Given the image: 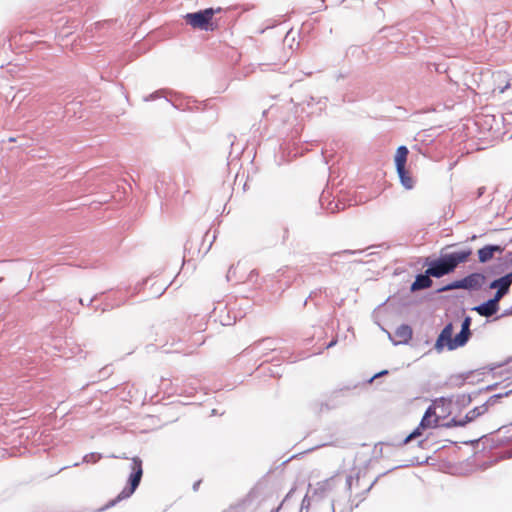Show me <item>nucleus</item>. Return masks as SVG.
Instances as JSON below:
<instances>
[{
	"label": "nucleus",
	"mask_w": 512,
	"mask_h": 512,
	"mask_svg": "<svg viewBox=\"0 0 512 512\" xmlns=\"http://www.w3.org/2000/svg\"><path fill=\"white\" fill-rule=\"evenodd\" d=\"M506 246L499 244H486L477 250L478 262L486 264L493 259L495 254L502 255Z\"/></svg>",
	"instance_id": "11"
},
{
	"label": "nucleus",
	"mask_w": 512,
	"mask_h": 512,
	"mask_svg": "<svg viewBox=\"0 0 512 512\" xmlns=\"http://www.w3.org/2000/svg\"><path fill=\"white\" fill-rule=\"evenodd\" d=\"M473 374L472 371L460 373L450 377V383L454 387H462L465 381Z\"/></svg>",
	"instance_id": "20"
},
{
	"label": "nucleus",
	"mask_w": 512,
	"mask_h": 512,
	"mask_svg": "<svg viewBox=\"0 0 512 512\" xmlns=\"http://www.w3.org/2000/svg\"><path fill=\"white\" fill-rule=\"evenodd\" d=\"M454 325L452 322H448L444 325L440 333L438 334L434 349L441 353L444 349L448 351H454L458 348L464 347L470 338L472 337V332H467L462 329L458 333L453 336Z\"/></svg>",
	"instance_id": "3"
},
{
	"label": "nucleus",
	"mask_w": 512,
	"mask_h": 512,
	"mask_svg": "<svg viewBox=\"0 0 512 512\" xmlns=\"http://www.w3.org/2000/svg\"><path fill=\"white\" fill-rule=\"evenodd\" d=\"M507 270V264H504L502 261L499 263L490 265L486 268L485 274L487 275H500Z\"/></svg>",
	"instance_id": "21"
},
{
	"label": "nucleus",
	"mask_w": 512,
	"mask_h": 512,
	"mask_svg": "<svg viewBox=\"0 0 512 512\" xmlns=\"http://www.w3.org/2000/svg\"><path fill=\"white\" fill-rule=\"evenodd\" d=\"M288 235H289V230H288V228H285L284 229L283 240H285L288 237Z\"/></svg>",
	"instance_id": "61"
},
{
	"label": "nucleus",
	"mask_w": 512,
	"mask_h": 512,
	"mask_svg": "<svg viewBox=\"0 0 512 512\" xmlns=\"http://www.w3.org/2000/svg\"><path fill=\"white\" fill-rule=\"evenodd\" d=\"M502 298H503V296H500V293L498 294L497 292H495L491 298L472 307L471 310L475 311L480 316L486 317L487 319H489L491 316H493L494 314H496L499 311V309H500L499 302Z\"/></svg>",
	"instance_id": "9"
},
{
	"label": "nucleus",
	"mask_w": 512,
	"mask_h": 512,
	"mask_svg": "<svg viewBox=\"0 0 512 512\" xmlns=\"http://www.w3.org/2000/svg\"><path fill=\"white\" fill-rule=\"evenodd\" d=\"M441 427L446 429L458 427L457 417H452L449 421L442 423Z\"/></svg>",
	"instance_id": "35"
},
{
	"label": "nucleus",
	"mask_w": 512,
	"mask_h": 512,
	"mask_svg": "<svg viewBox=\"0 0 512 512\" xmlns=\"http://www.w3.org/2000/svg\"><path fill=\"white\" fill-rule=\"evenodd\" d=\"M361 253H362V250L346 249V250H342L339 252L325 253L324 255L332 258V257H343L345 255H356V254H361Z\"/></svg>",
	"instance_id": "27"
},
{
	"label": "nucleus",
	"mask_w": 512,
	"mask_h": 512,
	"mask_svg": "<svg viewBox=\"0 0 512 512\" xmlns=\"http://www.w3.org/2000/svg\"><path fill=\"white\" fill-rule=\"evenodd\" d=\"M310 492H311V484H309L308 491L301 502L299 512H308L309 511L310 501H311Z\"/></svg>",
	"instance_id": "28"
},
{
	"label": "nucleus",
	"mask_w": 512,
	"mask_h": 512,
	"mask_svg": "<svg viewBox=\"0 0 512 512\" xmlns=\"http://www.w3.org/2000/svg\"><path fill=\"white\" fill-rule=\"evenodd\" d=\"M409 149L405 145H400L394 155L395 168L406 167Z\"/></svg>",
	"instance_id": "17"
},
{
	"label": "nucleus",
	"mask_w": 512,
	"mask_h": 512,
	"mask_svg": "<svg viewBox=\"0 0 512 512\" xmlns=\"http://www.w3.org/2000/svg\"><path fill=\"white\" fill-rule=\"evenodd\" d=\"M355 478H356V482L358 483L360 480V471L356 473Z\"/></svg>",
	"instance_id": "63"
},
{
	"label": "nucleus",
	"mask_w": 512,
	"mask_h": 512,
	"mask_svg": "<svg viewBox=\"0 0 512 512\" xmlns=\"http://www.w3.org/2000/svg\"><path fill=\"white\" fill-rule=\"evenodd\" d=\"M437 401L448 403L449 405L454 404L460 411L469 406L472 402V395L457 394L449 397H440Z\"/></svg>",
	"instance_id": "13"
},
{
	"label": "nucleus",
	"mask_w": 512,
	"mask_h": 512,
	"mask_svg": "<svg viewBox=\"0 0 512 512\" xmlns=\"http://www.w3.org/2000/svg\"><path fill=\"white\" fill-rule=\"evenodd\" d=\"M431 419L432 418H428V415H423L421 420H420V427L421 428H424V429H430L431 428Z\"/></svg>",
	"instance_id": "34"
},
{
	"label": "nucleus",
	"mask_w": 512,
	"mask_h": 512,
	"mask_svg": "<svg viewBox=\"0 0 512 512\" xmlns=\"http://www.w3.org/2000/svg\"><path fill=\"white\" fill-rule=\"evenodd\" d=\"M271 376L272 377H280L281 373L279 371L271 370Z\"/></svg>",
	"instance_id": "54"
},
{
	"label": "nucleus",
	"mask_w": 512,
	"mask_h": 512,
	"mask_svg": "<svg viewBox=\"0 0 512 512\" xmlns=\"http://www.w3.org/2000/svg\"><path fill=\"white\" fill-rule=\"evenodd\" d=\"M295 490H296V488H295V487H292V488L290 489V491L286 494V496L284 497V499H283V501H282V502L284 503L285 501H287V500H288V499L293 495V493L295 492Z\"/></svg>",
	"instance_id": "49"
},
{
	"label": "nucleus",
	"mask_w": 512,
	"mask_h": 512,
	"mask_svg": "<svg viewBox=\"0 0 512 512\" xmlns=\"http://www.w3.org/2000/svg\"><path fill=\"white\" fill-rule=\"evenodd\" d=\"M354 476L349 475L346 478V489L350 492L353 484Z\"/></svg>",
	"instance_id": "43"
},
{
	"label": "nucleus",
	"mask_w": 512,
	"mask_h": 512,
	"mask_svg": "<svg viewBox=\"0 0 512 512\" xmlns=\"http://www.w3.org/2000/svg\"><path fill=\"white\" fill-rule=\"evenodd\" d=\"M395 169H396V173L399 178L400 184L406 190H412L415 186V180H414L413 176L411 175L410 171L407 169V167H398Z\"/></svg>",
	"instance_id": "15"
},
{
	"label": "nucleus",
	"mask_w": 512,
	"mask_h": 512,
	"mask_svg": "<svg viewBox=\"0 0 512 512\" xmlns=\"http://www.w3.org/2000/svg\"><path fill=\"white\" fill-rule=\"evenodd\" d=\"M422 265L426 267L424 272H420L415 275L414 281L410 285V292L414 293L419 290L428 289L433 285L431 278L440 279L442 278L438 273L437 269L431 262L429 257L423 259Z\"/></svg>",
	"instance_id": "5"
},
{
	"label": "nucleus",
	"mask_w": 512,
	"mask_h": 512,
	"mask_svg": "<svg viewBox=\"0 0 512 512\" xmlns=\"http://www.w3.org/2000/svg\"><path fill=\"white\" fill-rule=\"evenodd\" d=\"M326 291H327V289L326 288H322V287L321 288H317V289L311 291L309 296H308V298L305 299L303 305L304 306L307 305L308 299H313L314 300V299H316V297L318 295H320L322 292H326Z\"/></svg>",
	"instance_id": "32"
},
{
	"label": "nucleus",
	"mask_w": 512,
	"mask_h": 512,
	"mask_svg": "<svg viewBox=\"0 0 512 512\" xmlns=\"http://www.w3.org/2000/svg\"><path fill=\"white\" fill-rule=\"evenodd\" d=\"M336 263H337V261H335V260H332V259H331V260L329 261V267H330L332 270H334L333 264H336Z\"/></svg>",
	"instance_id": "62"
},
{
	"label": "nucleus",
	"mask_w": 512,
	"mask_h": 512,
	"mask_svg": "<svg viewBox=\"0 0 512 512\" xmlns=\"http://www.w3.org/2000/svg\"><path fill=\"white\" fill-rule=\"evenodd\" d=\"M440 416H435L434 419H431V428L441 427L442 423H440Z\"/></svg>",
	"instance_id": "40"
},
{
	"label": "nucleus",
	"mask_w": 512,
	"mask_h": 512,
	"mask_svg": "<svg viewBox=\"0 0 512 512\" xmlns=\"http://www.w3.org/2000/svg\"><path fill=\"white\" fill-rule=\"evenodd\" d=\"M258 271L256 269H253L250 271L249 275H248V280L249 281H252L253 278L257 277L258 276Z\"/></svg>",
	"instance_id": "48"
},
{
	"label": "nucleus",
	"mask_w": 512,
	"mask_h": 512,
	"mask_svg": "<svg viewBox=\"0 0 512 512\" xmlns=\"http://www.w3.org/2000/svg\"><path fill=\"white\" fill-rule=\"evenodd\" d=\"M510 362H512V357L507 359L505 362L498 364L497 367H502V366H504V365H506V364H508Z\"/></svg>",
	"instance_id": "57"
},
{
	"label": "nucleus",
	"mask_w": 512,
	"mask_h": 512,
	"mask_svg": "<svg viewBox=\"0 0 512 512\" xmlns=\"http://www.w3.org/2000/svg\"><path fill=\"white\" fill-rule=\"evenodd\" d=\"M359 384H347L340 388H337L331 391L327 395V399L321 402L314 403V409L316 412L330 411L337 409L345 404L344 398L346 397V393L356 389Z\"/></svg>",
	"instance_id": "4"
},
{
	"label": "nucleus",
	"mask_w": 512,
	"mask_h": 512,
	"mask_svg": "<svg viewBox=\"0 0 512 512\" xmlns=\"http://www.w3.org/2000/svg\"><path fill=\"white\" fill-rule=\"evenodd\" d=\"M472 317L469 315H464L461 322V329L467 332H472L471 330Z\"/></svg>",
	"instance_id": "30"
},
{
	"label": "nucleus",
	"mask_w": 512,
	"mask_h": 512,
	"mask_svg": "<svg viewBox=\"0 0 512 512\" xmlns=\"http://www.w3.org/2000/svg\"><path fill=\"white\" fill-rule=\"evenodd\" d=\"M228 140L230 141L231 151L229 153V157L233 154L234 159L238 158L244 151V145L236 141V137L232 134L228 135Z\"/></svg>",
	"instance_id": "18"
},
{
	"label": "nucleus",
	"mask_w": 512,
	"mask_h": 512,
	"mask_svg": "<svg viewBox=\"0 0 512 512\" xmlns=\"http://www.w3.org/2000/svg\"><path fill=\"white\" fill-rule=\"evenodd\" d=\"M338 342V338L337 337H333L327 344H326V349H330L334 346H336Z\"/></svg>",
	"instance_id": "46"
},
{
	"label": "nucleus",
	"mask_w": 512,
	"mask_h": 512,
	"mask_svg": "<svg viewBox=\"0 0 512 512\" xmlns=\"http://www.w3.org/2000/svg\"><path fill=\"white\" fill-rule=\"evenodd\" d=\"M147 282H148V278L143 279L141 281H138L133 288H131V286L125 287V291L127 293H129L130 290H132L131 291V296H134V295L138 294L140 291H142L144 289V287L147 284Z\"/></svg>",
	"instance_id": "25"
},
{
	"label": "nucleus",
	"mask_w": 512,
	"mask_h": 512,
	"mask_svg": "<svg viewBox=\"0 0 512 512\" xmlns=\"http://www.w3.org/2000/svg\"><path fill=\"white\" fill-rule=\"evenodd\" d=\"M425 429L421 428L418 424L417 427H415L403 440H401L398 444V446H403L408 444L411 440L416 439L420 437Z\"/></svg>",
	"instance_id": "22"
},
{
	"label": "nucleus",
	"mask_w": 512,
	"mask_h": 512,
	"mask_svg": "<svg viewBox=\"0 0 512 512\" xmlns=\"http://www.w3.org/2000/svg\"><path fill=\"white\" fill-rule=\"evenodd\" d=\"M483 392L482 388L477 390V391H474L472 393H467V395H472V401L477 397L479 396L481 393Z\"/></svg>",
	"instance_id": "50"
},
{
	"label": "nucleus",
	"mask_w": 512,
	"mask_h": 512,
	"mask_svg": "<svg viewBox=\"0 0 512 512\" xmlns=\"http://www.w3.org/2000/svg\"><path fill=\"white\" fill-rule=\"evenodd\" d=\"M389 371L387 369L381 370L380 372L374 374L370 379L367 380V383H372L376 378L388 375Z\"/></svg>",
	"instance_id": "39"
},
{
	"label": "nucleus",
	"mask_w": 512,
	"mask_h": 512,
	"mask_svg": "<svg viewBox=\"0 0 512 512\" xmlns=\"http://www.w3.org/2000/svg\"><path fill=\"white\" fill-rule=\"evenodd\" d=\"M423 415H428V418H432V416H437L435 414V409L432 405L428 406Z\"/></svg>",
	"instance_id": "41"
},
{
	"label": "nucleus",
	"mask_w": 512,
	"mask_h": 512,
	"mask_svg": "<svg viewBox=\"0 0 512 512\" xmlns=\"http://www.w3.org/2000/svg\"><path fill=\"white\" fill-rule=\"evenodd\" d=\"M425 444H426V439H422V440L418 441V447L424 448Z\"/></svg>",
	"instance_id": "56"
},
{
	"label": "nucleus",
	"mask_w": 512,
	"mask_h": 512,
	"mask_svg": "<svg viewBox=\"0 0 512 512\" xmlns=\"http://www.w3.org/2000/svg\"><path fill=\"white\" fill-rule=\"evenodd\" d=\"M282 505H283V502H281L277 507L273 508V509L271 510V512H279V511H280V509H281V507H282Z\"/></svg>",
	"instance_id": "55"
},
{
	"label": "nucleus",
	"mask_w": 512,
	"mask_h": 512,
	"mask_svg": "<svg viewBox=\"0 0 512 512\" xmlns=\"http://www.w3.org/2000/svg\"><path fill=\"white\" fill-rule=\"evenodd\" d=\"M200 484H201V480L194 482V484L192 486L193 491H197L199 489Z\"/></svg>",
	"instance_id": "52"
},
{
	"label": "nucleus",
	"mask_w": 512,
	"mask_h": 512,
	"mask_svg": "<svg viewBox=\"0 0 512 512\" xmlns=\"http://www.w3.org/2000/svg\"><path fill=\"white\" fill-rule=\"evenodd\" d=\"M422 136V132L417 133V135L415 136V140L424 142L425 140L422 138Z\"/></svg>",
	"instance_id": "53"
},
{
	"label": "nucleus",
	"mask_w": 512,
	"mask_h": 512,
	"mask_svg": "<svg viewBox=\"0 0 512 512\" xmlns=\"http://www.w3.org/2000/svg\"><path fill=\"white\" fill-rule=\"evenodd\" d=\"M312 258H313V259H316V260H322L324 257H323V256H321L320 254H314V255L312 256Z\"/></svg>",
	"instance_id": "60"
},
{
	"label": "nucleus",
	"mask_w": 512,
	"mask_h": 512,
	"mask_svg": "<svg viewBox=\"0 0 512 512\" xmlns=\"http://www.w3.org/2000/svg\"><path fill=\"white\" fill-rule=\"evenodd\" d=\"M428 459L429 458H426L425 460H420L418 457H414L412 458L408 464H405V465H399L397 466V468H401V467H409V466H415V465H423L425 463L428 462ZM396 469V467L394 468Z\"/></svg>",
	"instance_id": "31"
},
{
	"label": "nucleus",
	"mask_w": 512,
	"mask_h": 512,
	"mask_svg": "<svg viewBox=\"0 0 512 512\" xmlns=\"http://www.w3.org/2000/svg\"><path fill=\"white\" fill-rule=\"evenodd\" d=\"M32 141H33V139L28 138L26 135L8 138V142H17L20 147L29 146V145H31Z\"/></svg>",
	"instance_id": "26"
},
{
	"label": "nucleus",
	"mask_w": 512,
	"mask_h": 512,
	"mask_svg": "<svg viewBox=\"0 0 512 512\" xmlns=\"http://www.w3.org/2000/svg\"><path fill=\"white\" fill-rule=\"evenodd\" d=\"M499 384L500 383H493V384L487 385L486 387L482 388V390H483V392L493 391L498 388Z\"/></svg>",
	"instance_id": "44"
},
{
	"label": "nucleus",
	"mask_w": 512,
	"mask_h": 512,
	"mask_svg": "<svg viewBox=\"0 0 512 512\" xmlns=\"http://www.w3.org/2000/svg\"><path fill=\"white\" fill-rule=\"evenodd\" d=\"M319 203L323 209L330 213H336L351 206L350 200L334 196L328 188L322 191L319 197Z\"/></svg>",
	"instance_id": "8"
},
{
	"label": "nucleus",
	"mask_w": 512,
	"mask_h": 512,
	"mask_svg": "<svg viewBox=\"0 0 512 512\" xmlns=\"http://www.w3.org/2000/svg\"><path fill=\"white\" fill-rule=\"evenodd\" d=\"M458 245H446L441 248L438 256H428L441 277L454 273L460 265L470 260L473 249L468 246L458 249Z\"/></svg>",
	"instance_id": "1"
},
{
	"label": "nucleus",
	"mask_w": 512,
	"mask_h": 512,
	"mask_svg": "<svg viewBox=\"0 0 512 512\" xmlns=\"http://www.w3.org/2000/svg\"><path fill=\"white\" fill-rule=\"evenodd\" d=\"M101 458H102V454L97 453V452H91V453L84 455L83 462L94 464V463H97Z\"/></svg>",
	"instance_id": "29"
},
{
	"label": "nucleus",
	"mask_w": 512,
	"mask_h": 512,
	"mask_svg": "<svg viewBox=\"0 0 512 512\" xmlns=\"http://www.w3.org/2000/svg\"><path fill=\"white\" fill-rule=\"evenodd\" d=\"M473 421L466 413L465 416L461 419L457 418L458 427H465L467 424L472 423Z\"/></svg>",
	"instance_id": "37"
},
{
	"label": "nucleus",
	"mask_w": 512,
	"mask_h": 512,
	"mask_svg": "<svg viewBox=\"0 0 512 512\" xmlns=\"http://www.w3.org/2000/svg\"><path fill=\"white\" fill-rule=\"evenodd\" d=\"M462 289L467 291H478L486 282V274L483 272H471L460 278Z\"/></svg>",
	"instance_id": "10"
},
{
	"label": "nucleus",
	"mask_w": 512,
	"mask_h": 512,
	"mask_svg": "<svg viewBox=\"0 0 512 512\" xmlns=\"http://www.w3.org/2000/svg\"><path fill=\"white\" fill-rule=\"evenodd\" d=\"M333 478L326 479L323 481H320L316 484V487H311L310 496L311 497H317L318 499H323L327 493L332 489L331 481Z\"/></svg>",
	"instance_id": "16"
},
{
	"label": "nucleus",
	"mask_w": 512,
	"mask_h": 512,
	"mask_svg": "<svg viewBox=\"0 0 512 512\" xmlns=\"http://www.w3.org/2000/svg\"><path fill=\"white\" fill-rule=\"evenodd\" d=\"M499 261H502L504 264H507V269L512 266V251L506 253L504 257H500L498 259Z\"/></svg>",
	"instance_id": "36"
},
{
	"label": "nucleus",
	"mask_w": 512,
	"mask_h": 512,
	"mask_svg": "<svg viewBox=\"0 0 512 512\" xmlns=\"http://www.w3.org/2000/svg\"><path fill=\"white\" fill-rule=\"evenodd\" d=\"M509 316H512V305L509 308L505 309L500 315L496 316L494 320H498Z\"/></svg>",
	"instance_id": "38"
},
{
	"label": "nucleus",
	"mask_w": 512,
	"mask_h": 512,
	"mask_svg": "<svg viewBox=\"0 0 512 512\" xmlns=\"http://www.w3.org/2000/svg\"><path fill=\"white\" fill-rule=\"evenodd\" d=\"M395 335L400 338L399 341H395L392 338L391 334L388 333L389 339L391 340L393 345H399V344L407 345L410 342V340L412 339L413 331L409 324L403 323L396 328Z\"/></svg>",
	"instance_id": "14"
},
{
	"label": "nucleus",
	"mask_w": 512,
	"mask_h": 512,
	"mask_svg": "<svg viewBox=\"0 0 512 512\" xmlns=\"http://www.w3.org/2000/svg\"><path fill=\"white\" fill-rule=\"evenodd\" d=\"M232 269H233V266H230L227 276H226L228 281L230 280V277L232 276Z\"/></svg>",
	"instance_id": "59"
},
{
	"label": "nucleus",
	"mask_w": 512,
	"mask_h": 512,
	"mask_svg": "<svg viewBox=\"0 0 512 512\" xmlns=\"http://www.w3.org/2000/svg\"><path fill=\"white\" fill-rule=\"evenodd\" d=\"M96 298H97V295H95L94 297H92V298L90 299V301L87 303V305H88V306H89V305H91V303H92Z\"/></svg>",
	"instance_id": "64"
},
{
	"label": "nucleus",
	"mask_w": 512,
	"mask_h": 512,
	"mask_svg": "<svg viewBox=\"0 0 512 512\" xmlns=\"http://www.w3.org/2000/svg\"><path fill=\"white\" fill-rule=\"evenodd\" d=\"M478 442H479V439H475V440L463 441L462 443L465 444V445H477Z\"/></svg>",
	"instance_id": "51"
},
{
	"label": "nucleus",
	"mask_w": 512,
	"mask_h": 512,
	"mask_svg": "<svg viewBox=\"0 0 512 512\" xmlns=\"http://www.w3.org/2000/svg\"><path fill=\"white\" fill-rule=\"evenodd\" d=\"M264 345V349L267 351L276 350V340L270 337L262 338L258 341H255L250 347L255 349L256 347Z\"/></svg>",
	"instance_id": "19"
},
{
	"label": "nucleus",
	"mask_w": 512,
	"mask_h": 512,
	"mask_svg": "<svg viewBox=\"0 0 512 512\" xmlns=\"http://www.w3.org/2000/svg\"><path fill=\"white\" fill-rule=\"evenodd\" d=\"M478 143L476 150H483L488 147L489 144L494 145L498 142H505L512 139V134L509 130H477Z\"/></svg>",
	"instance_id": "7"
},
{
	"label": "nucleus",
	"mask_w": 512,
	"mask_h": 512,
	"mask_svg": "<svg viewBox=\"0 0 512 512\" xmlns=\"http://www.w3.org/2000/svg\"><path fill=\"white\" fill-rule=\"evenodd\" d=\"M455 289H462L461 279H455L436 289V293L447 292Z\"/></svg>",
	"instance_id": "23"
},
{
	"label": "nucleus",
	"mask_w": 512,
	"mask_h": 512,
	"mask_svg": "<svg viewBox=\"0 0 512 512\" xmlns=\"http://www.w3.org/2000/svg\"><path fill=\"white\" fill-rule=\"evenodd\" d=\"M512 285V271L508 272L498 278L493 279L489 284V289H496V292L500 296H506L510 291V286Z\"/></svg>",
	"instance_id": "12"
},
{
	"label": "nucleus",
	"mask_w": 512,
	"mask_h": 512,
	"mask_svg": "<svg viewBox=\"0 0 512 512\" xmlns=\"http://www.w3.org/2000/svg\"><path fill=\"white\" fill-rule=\"evenodd\" d=\"M467 414L473 422L483 415L478 407H474L473 409L468 411Z\"/></svg>",
	"instance_id": "33"
},
{
	"label": "nucleus",
	"mask_w": 512,
	"mask_h": 512,
	"mask_svg": "<svg viewBox=\"0 0 512 512\" xmlns=\"http://www.w3.org/2000/svg\"><path fill=\"white\" fill-rule=\"evenodd\" d=\"M486 192V187L485 186H481L477 189L476 191V198H480L484 195V193Z\"/></svg>",
	"instance_id": "47"
},
{
	"label": "nucleus",
	"mask_w": 512,
	"mask_h": 512,
	"mask_svg": "<svg viewBox=\"0 0 512 512\" xmlns=\"http://www.w3.org/2000/svg\"><path fill=\"white\" fill-rule=\"evenodd\" d=\"M99 373H100V378H103V377H105V376H106V374H107V369H106V368H104V369L100 370V372H99Z\"/></svg>",
	"instance_id": "58"
},
{
	"label": "nucleus",
	"mask_w": 512,
	"mask_h": 512,
	"mask_svg": "<svg viewBox=\"0 0 512 512\" xmlns=\"http://www.w3.org/2000/svg\"><path fill=\"white\" fill-rule=\"evenodd\" d=\"M380 476H378L369 486L366 490L363 491L362 493V499L360 501H362L364 498H365V495L367 493H369V491L372 489V487L376 484V482L378 481Z\"/></svg>",
	"instance_id": "45"
},
{
	"label": "nucleus",
	"mask_w": 512,
	"mask_h": 512,
	"mask_svg": "<svg viewBox=\"0 0 512 512\" xmlns=\"http://www.w3.org/2000/svg\"><path fill=\"white\" fill-rule=\"evenodd\" d=\"M221 8L213 9L207 8L205 10L196 12V13H188L185 16L186 23L192 26L195 29L200 30H214L215 26L212 22L213 15L215 13H219Z\"/></svg>",
	"instance_id": "6"
},
{
	"label": "nucleus",
	"mask_w": 512,
	"mask_h": 512,
	"mask_svg": "<svg viewBox=\"0 0 512 512\" xmlns=\"http://www.w3.org/2000/svg\"><path fill=\"white\" fill-rule=\"evenodd\" d=\"M481 413L484 415L486 412H488L489 408L492 407L491 405H488V401L486 400L482 405L477 406Z\"/></svg>",
	"instance_id": "42"
},
{
	"label": "nucleus",
	"mask_w": 512,
	"mask_h": 512,
	"mask_svg": "<svg viewBox=\"0 0 512 512\" xmlns=\"http://www.w3.org/2000/svg\"><path fill=\"white\" fill-rule=\"evenodd\" d=\"M512 394V388L510 390H507L503 393H497V394H494L492 396H490L487 401H488V405H491V406H494L496 405L497 403H499L501 401V399L505 398V397H508Z\"/></svg>",
	"instance_id": "24"
},
{
	"label": "nucleus",
	"mask_w": 512,
	"mask_h": 512,
	"mask_svg": "<svg viewBox=\"0 0 512 512\" xmlns=\"http://www.w3.org/2000/svg\"><path fill=\"white\" fill-rule=\"evenodd\" d=\"M143 477V461L140 457L135 456L130 463V473L126 484L121 492L113 499L109 500L102 510L110 509L123 500L130 498L139 487Z\"/></svg>",
	"instance_id": "2"
}]
</instances>
